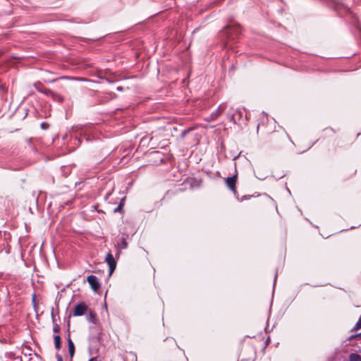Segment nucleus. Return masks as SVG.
I'll return each instance as SVG.
<instances>
[{"mask_svg": "<svg viewBox=\"0 0 361 361\" xmlns=\"http://www.w3.org/2000/svg\"><path fill=\"white\" fill-rule=\"evenodd\" d=\"M5 342H6V339L5 338H3V339L0 338V343H4Z\"/></svg>", "mask_w": 361, "mask_h": 361, "instance_id": "21", "label": "nucleus"}, {"mask_svg": "<svg viewBox=\"0 0 361 361\" xmlns=\"http://www.w3.org/2000/svg\"><path fill=\"white\" fill-rule=\"evenodd\" d=\"M51 317H52V322H53V331L54 333H59L61 330V327L56 322V319H55V316L54 315V314L52 313L51 314Z\"/></svg>", "mask_w": 361, "mask_h": 361, "instance_id": "11", "label": "nucleus"}, {"mask_svg": "<svg viewBox=\"0 0 361 361\" xmlns=\"http://www.w3.org/2000/svg\"><path fill=\"white\" fill-rule=\"evenodd\" d=\"M105 262L107 263L109 267V274L111 275L116 267V262L114 259L113 255L111 252H108L105 257Z\"/></svg>", "mask_w": 361, "mask_h": 361, "instance_id": "3", "label": "nucleus"}, {"mask_svg": "<svg viewBox=\"0 0 361 361\" xmlns=\"http://www.w3.org/2000/svg\"><path fill=\"white\" fill-rule=\"evenodd\" d=\"M241 33V28L238 24H231L226 26L221 32L220 37L227 42L234 41L235 37Z\"/></svg>", "mask_w": 361, "mask_h": 361, "instance_id": "1", "label": "nucleus"}, {"mask_svg": "<svg viewBox=\"0 0 361 361\" xmlns=\"http://www.w3.org/2000/svg\"><path fill=\"white\" fill-rule=\"evenodd\" d=\"M41 126H42V128L43 129H47V126H48V124H47V123H42L41 124Z\"/></svg>", "mask_w": 361, "mask_h": 361, "instance_id": "19", "label": "nucleus"}, {"mask_svg": "<svg viewBox=\"0 0 361 361\" xmlns=\"http://www.w3.org/2000/svg\"><path fill=\"white\" fill-rule=\"evenodd\" d=\"M119 204H123V205L124 204V199H122Z\"/></svg>", "mask_w": 361, "mask_h": 361, "instance_id": "23", "label": "nucleus"}, {"mask_svg": "<svg viewBox=\"0 0 361 361\" xmlns=\"http://www.w3.org/2000/svg\"><path fill=\"white\" fill-rule=\"evenodd\" d=\"M87 319L88 322L94 324H96L97 322V318L95 314L92 310H90L88 314H87Z\"/></svg>", "mask_w": 361, "mask_h": 361, "instance_id": "9", "label": "nucleus"}, {"mask_svg": "<svg viewBox=\"0 0 361 361\" xmlns=\"http://www.w3.org/2000/svg\"><path fill=\"white\" fill-rule=\"evenodd\" d=\"M88 361H98L97 357L90 358Z\"/></svg>", "mask_w": 361, "mask_h": 361, "instance_id": "20", "label": "nucleus"}, {"mask_svg": "<svg viewBox=\"0 0 361 361\" xmlns=\"http://www.w3.org/2000/svg\"><path fill=\"white\" fill-rule=\"evenodd\" d=\"M64 79H70V78L67 77V76H62V77H60L59 78L54 79V80H49V81H47V82H52L56 81L57 80H64Z\"/></svg>", "mask_w": 361, "mask_h": 361, "instance_id": "16", "label": "nucleus"}, {"mask_svg": "<svg viewBox=\"0 0 361 361\" xmlns=\"http://www.w3.org/2000/svg\"><path fill=\"white\" fill-rule=\"evenodd\" d=\"M56 357L57 361H63V357L61 355L56 354Z\"/></svg>", "mask_w": 361, "mask_h": 361, "instance_id": "18", "label": "nucleus"}, {"mask_svg": "<svg viewBox=\"0 0 361 361\" xmlns=\"http://www.w3.org/2000/svg\"><path fill=\"white\" fill-rule=\"evenodd\" d=\"M87 282L88 283L90 284L91 288L94 290V291H97L99 290V288H100V283L98 281V279L96 276L94 275H90L88 277H87Z\"/></svg>", "mask_w": 361, "mask_h": 361, "instance_id": "6", "label": "nucleus"}, {"mask_svg": "<svg viewBox=\"0 0 361 361\" xmlns=\"http://www.w3.org/2000/svg\"><path fill=\"white\" fill-rule=\"evenodd\" d=\"M67 342H68V346L69 355H70L71 360H72V359L75 355V345L71 338L70 334H68V335Z\"/></svg>", "mask_w": 361, "mask_h": 361, "instance_id": "7", "label": "nucleus"}, {"mask_svg": "<svg viewBox=\"0 0 361 361\" xmlns=\"http://www.w3.org/2000/svg\"><path fill=\"white\" fill-rule=\"evenodd\" d=\"M37 91L41 92V93H43V94H46V95H47L49 97H51L55 101H57L59 102H62L63 100V97L61 94L54 92V91H52L50 89H45V90H40V89L37 88Z\"/></svg>", "mask_w": 361, "mask_h": 361, "instance_id": "4", "label": "nucleus"}, {"mask_svg": "<svg viewBox=\"0 0 361 361\" xmlns=\"http://www.w3.org/2000/svg\"><path fill=\"white\" fill-rule=\"evenodd\" d=\"M87 305L83 302H80L78 305H76L75 307H74V310L73 312V316H74V317L82 316L85 314V312L87 311Z\"/></svg>", "mask_w": 361, "mask_h": 361, "instance_id": "5", "label": "nucleus"}, {"mask_svg": "<svg viewBox=\"0 0 361 361\" xmlns=\"http://www.w3.org/2000/svg\"><path fill=\"white\" fill-rule=\"evenodd\" d=\"M360 329H361V314L358 321L357 322L354 327L351 329V331H355Z\"/></svg>", "mask_w": 361, "mask_h": 361, "instance_id": "13", "label": "nucleus"}, {"mask_svg": "<svg viewBox=\"0 0 361 361\" xmlns=\"http://www.w3.org/2000/svg\"><path fill=\"white\" fill-rule=\"evenodd\" d=\"M34 87L37 90L38 89H40V90H45L46 88H44V87H42V83L39 81H37L36 82L34 83Z\"/></svg>", "mask_w": 361, "mask_h": 361, "instance_id": "15", "label": "nucleus"}, {"mask_svg": "<svg viewBox=\"0 0 361 361\" xmlns=\"http://www.w3.org/2000/svg\"><path fill=\"white\" fill-rule=\"evenodd\" d=\"M117 246L120 249H126L128 247V243L126 238L124 237H121L117 241Z\"/></svg>", "mask_w": 361, "mask_h": 361, "instance_id": "8", "label": "nucleus"}, {"mask_svg": "<svg viewBox=\"0 0 361 361\" xmlns=\"http://www.w3.org/2000/svg\"><path fill=\"white\" fill-rule=\"evenodd\" d=\"M185 133H186V130L183 131V136L185 135Z\"/></svg>", "mask_w": 361, "mask_h": 361, "instance_id": "24", "label": "nucleus"}, {"mask_svg": "<svg viewBox=\"0 0 361 361\" xmlns=\"http://www.w3.org/2000/svg\"><path fill=\"white\" fill-rule=\"evenodd\" d=\"M54 346L56 350L61 348V336L58 334L54 336Z\"/></svg>", "mask_w": 361, "mask_h": 361, "instance_id": "10", "label": "nucleus"}, {"mask_svg": "<svg viewBox=\"0 0 361 361\" xmlns=\"http://www.w3.org/2000/svg\"><path fill=\"white\" fill-rule=\"evenodd\" d=\"M246 199V195L243 196V197L240 199V201H243V200Z\"/></svg>", "mask_w": 361, "mask_h": 361, "instance_id": "22", "label": "nucleus"}, {"mask_svg": "<svg viewBox=\"0 0 361 361\" xmlns=\"http://www.w3.org/2000/svg\"><path fill=\"white\" fill-rule=\"evenodd\" d=\"M350 361H361V355L357 353H351L349 355Z\"/></svg>", "mask_w": 361, "mask_h": 361, "instance_id": "12", "label": "nucleus"}, {"mask_svg": "<svg viewBox=\"0 0 361 361\" xmlns=\"http://www.w3.org/2000/svg\"><path fill=\"white\" fill-rule=\"evenodd\" d=\"M237 182V174H234L231 177H228L225 178V183L227 187L229 188L231 191L233 192L234 195L239 200L238 194L235 189V185Z\"/></svg>", "mask_w": 361, "mask_h": 361, "instance_id": "2", "label": "nucleus"}, {"mask_svg": "<svg viewBox=\"0 0 361 361\" xmlns=\"http://www.w3.org/2000/svg\"><path fill=\"white\" fill-rule=\"evenodd\" d=\"M355 338H361V333L353 334L350 336L348 338V341H351Z\"/></svg>", "mask_w": 361, "mask_h": 361, "instance_id": "14", "label": "nucleus"}, {"mask_svg": "<svg viewBox=\"0 0 361 361\" xmlns=\"http://www.w3.org/2000/svg\"><path fill=\"white\" fill-rule=\"evenodd\" d=\"M123 208V204H119L117 207H116L114 210V212H118L119 211H121Z\"/></svg>", "mask_w": 361, "mask_h": 361, "instance_id": "17", "label": "nucleus"}]
</instances>
